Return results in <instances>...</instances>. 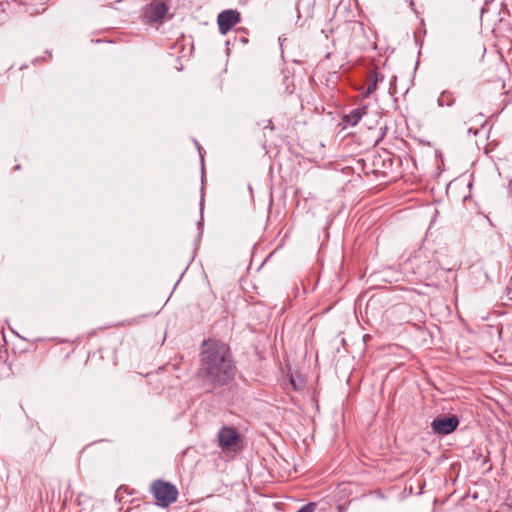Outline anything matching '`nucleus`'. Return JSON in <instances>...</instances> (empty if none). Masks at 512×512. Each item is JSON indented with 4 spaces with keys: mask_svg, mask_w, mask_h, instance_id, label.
Here are the masks:
<instances>
[{
    "mask_svg": "<svg viewBox=\"0 0 512 512\" xmlns=\"http://www.w3.org/2000/svg\"><path fill=\"white\" fill-rule=\"evenodd\" d=\"M459 425L456 416L436 418L431 423V428L435 434L448 435L455 431Z\"/></svg>",
    "mask_w": 512,
    "mask_h": 512,
    "instance_id": "3",
    "label": "nucleus"
},
{
    "mask_svg": "<svg viewBox=\"0 0 512 512\" xmlns=\"http://www.w3.org/2000/svg\"><path fill=\"white\" fill-rule=\"evenodd\" d=\"M437 101L439 106H451L454 103V98L450 92L444 91L441 93Z\"/></svg>",
    "mask_w": 512,
    "mask_h": 512,
    "instance_id": "10",
    "label": "nucleus"
},
{
    "mask_svg": "<svg viewBox=\"0 0 512 512\" xmlns=\"http://www.w3.org/2000/svg\"><path fill=\"white\" fill-rule=\"evenodd\" d=\"M383 80V76L377 72L370 73L367 79V89L363 93L364 97H368L377 89V83Z\"/></svg>",
    "mask_w": 512,
    "mask_h": 512,
    "instance_id": "8",
    "label": "nucleus"
},
{
    "mask_svg": "<svg viewBox=\"0 0 512 512\" xmlns=\"http://www.w3.org/2000/svg\"><path fill=\"white\" fill-rule=\"evenodd\" d=\"M366 109V107H363L352 110L343 117V121L350 126H355L361 120L362 116L366 114Z\"/></svg>",
    "mask_w": 512,
    "mask_h": 512,
    "instance_id": "7",
    "label": "nucleus"
},
{
    "mask_svg": "<svg viewBox=\"0 0 512 512\" xmlns=\"http://www.w3.org/2000/svg\"><path fill=\"white\" fill-rule=\"evenodd\" d=\"M310 6H311L310 0H300V2L298 4V17L299 18H301L303 16L305 18L312 17V14L309 11Z\"/></svg>",
    "mask_w": 512,
    "mask_h": 512,
    "instance_id": "9",
    "label": "nucleus"
},
{
    "mask_svg": "<svg viewBox=\"0 0 512 512\" xmlns=\"http://www.w3.org/2000/svg\"><path fill=\"white\" fill-rule=\"evenodd\" d=\"M238 439V433L234 428L223 427L218 433L219 444L222 448L232 447Z\"/></svg>",
    "mask_w": 512,
    "mask_h": 512,
    "instance_id": "5",
    "label": "nucleus"
},
{
    "mask_svg": "<svg viewBox=\"0 0 512 512\" xmlns=\"http://www.w3.org/2000/svg\"><path fill=\"white\" fill-rule=\"evenodd\" d=\"M200 376L214 385L226 384L234 375L228 347L224 343L209 340L201 351Z\"/></svg>",
    "mask_w": 512,
    "mask_h": 512,
    "instance_id": "1",
    "label": "nucleus"
},
{
    "mask_svg": "<svg viewBox=\"0 0 512 512\" xmlns=\"http://www.w3.org/2000/svg\"><path fill=\"white\" fill-rule=\"evenodd\" d=\"M151 489L158 504L162 507H167L177 500L178 491L171 483L157 480L152 484Z\"/></svg>",
    "mask_w": 512,
    "mask_h": 512,
    "instance_id": "2",
    "label": "nucleus"
},
{
    "mask_svg": "<svg viewBox=\"0 0 512 512\" xmlns=\"http://www.w3.org/2000/svg\"><path fill=\"white\" fill-rule=\"evenodd\" d=\"M167 10V6L164 3L151 4L145 11V18L156 22L165 16Z\"/></svg>",
    "mask_w": 512,
    "mask_h": 512,
    "instance_id": "6",
    "label": "nucleus"
},
{
    "mask_svg": "<svg viewBox=\"0 0 512 512\" xmlns=\"http://www.w3.org/2000/svg\"><path fill=\"white\" fill-rule=\"evenodd\" d=\"M240 21V14L236 10H225L218 15L217 22L219 31L225 35L232 27Z\"/></svg>",
    "mask_w": 512,
    "mask_h": 512,
    "instance_id": "4",
    "label": "nucleus"
}]
</instances>
